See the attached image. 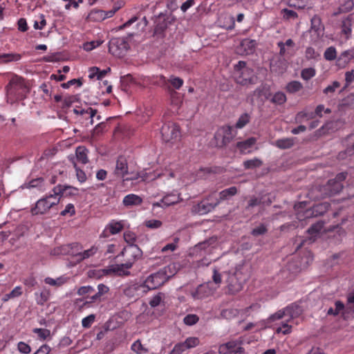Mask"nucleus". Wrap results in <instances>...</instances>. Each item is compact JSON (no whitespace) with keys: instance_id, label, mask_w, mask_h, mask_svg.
<instances>
[{"instance_id":"nucleus-1","label":"nucleus","mask_w":354,"mask_h":354,"mask_svg":"<svg viewBox=\"0 0 354 354\" xmlns=\"http://www.w3.org/2000/svg\"><path fill=\"white\" fill-rule=\"evenodd\" d=\"M28 92L24 79L19 76H13L7 86V102L12 104L15 101L22 100Z\"/></svg>"},{"instance_id":"nucleus-2","label":"nucleus","mask_w":354,"mask_h":354,"mask_svg":"<svg viewBox=\"0 0 354 354\" xmlns=\"http://www.w3.org/2000/svg\"><path fill=\"white\" fill-rule=\"evenodd\" d=\"M171 268H175V266L169 265L168 266L164 268L162 270H160L157 272L153 273L147 277L142 285V287L144 289L143 291L145 292L150 290H154L164 284L172 274H167V270L171 269Z\"/></svg>"},{"instance_id":"nucleus-3","label":"nucleus","mask_w":354,"mask_h":354,"mask_svg":"<svg viewBox=\"0 0 354 354\" xmlns=\"http://www.w3.org/2000/svg\"><path fill=\"white\" fill-rule=\"evenodd\" d=\"M234 79L237 84L248 86L256 83L257 76L254 71L246 66L245 62L239 61L234 66Z\"/></svg>"},{"instance_id":"nucleus-4","label":"nucleus","mask_w":354,"mask_h":354,"mask_svg":"<svg viewBox=\"0 0 354 354\" xmlns=\"http://www.w3.org/2000/svg\"><path fill=\"white\" fill-rule=\"evenodd\" d=\"M245 265L243 261H241L236 267L230 270L227 274L226 280L227 290L231 294H235L242 289V284L240 282V275L245 273Z\"/></svg>"},{"instance_id":"nucleus-5","label":"nucleus","mask_w":354,"mask_h":354,"mask_svg":"<svg viewBox=\"0 0 354 354\" xmlns=\"http://www.w3.org/2000/svg\"><path fill=\"white\" fill-rule=\"evenodd\" d=\"M60 196L55 192L39 199L30 209L32 215H43L47 214L54 206L59 204Z\"/></svg>"},{"instance_id":"nucleus-6","label":"nucleus","mask_w":354,"mask_h":354,"mask_svg":"<svg viewBox=\"0 0 354 354\" xmlns=\"http://www.w3.org/2000/svg\"><path fill=\"white\" fill-rule=\"evenodd\" d=\"M346 175L345 172L339 173L335 179L329 180L324 186L320 187L319 191L321 193V197L331 196L339 193L343 188L342 183L346 179Z\"/></svg>"},{"instance_id":"nucleus-7","label":"nucleus","mask_w":354,"mask_h":354,"mask_svg":"<svg viewBox=\"0 0 354 354\" xmlns=\"http://www.w3.org/2000/svg\"><path fill=\"white\" fill-rule=\"evenodd\" d=\"M124 239L129 245L124 249V251L122 252V255L133 257V261H136L142 255L140 249L134 245L136 240V234L131 231H127L124 233Z\"/></svg>"},{"instance_id":"nucleus-8","label":"nucleus","mask_w":354,"mask_h":354,"mask_svg":"<svg viewBox=\"0 0 354 354\" xmlns=\"http://www.w3.org/2000/svg\"><path fill=\"white\" fill-rule=\"evenodd\" d=\"M162 140L165 142L174 144L178 141L180 137V133L178 127L173 123L169 122L165 124L161 129Z\"/></svg>"},{"instance_id":"nucleus-9","label":"nucleus","mask_w":354,"mask_h":354,"mask_svg":"<svg viewBox=\"0 0 354 354\" xmlns=\"http://www.w3.org/2000/svg\"><path fill=\"white\" fill-rule=\"evenodd\" d=\"M134 261L133 257H131L126 263L111 266L109 268L104 269L102 272L106 275L115 274L119 276H127L129 274V270L132 267Z\"/></svg>"},{"instance_id":"nucleus-10","label":"nucleus","mask_w":354,"mask_h":354,"mask_svg":"<svg viewBox=\"0 0 354 354\" xmlns=\"http://www.w3.org/2000/svg\"><path fill=\"white\" fill-rule=\"evenodd\" d=\"M128 48V43L122 38H115L111 39L109 42V50L115 56H123Z\"/></svg>"},{"instance_id":"nucleus-11","label":"nucleus","mask_w":354,"mask_h":354,"mask_svg":"<svg viewBox=\"0 0 354 354\" xmlns=\"http://www.w3.org/2000/svg\"><path fill=\"white\" fill-rule=\"evenodd\" d=\"M242 341L236 339L223 344L218 347L220 354H243L244 349L241 346Z\"/></svg>"},{"instance_id":"nucleus-12","label":"nucleus","mask_w":354,"mask_h":354,"mask_svg":"<svg viewBox=\"0 0 354 354\" xmlns=\"http://www.w3.org/2000/svg\"><path fill=\"white\" fill-rule=\"evenodd\" d=\"M216 290V287H213L211 281L201 284L191 292L192 297L194 299H201L212 295Z\"/></svg>"},{"instance_id":"nucleus-13","label":"nucleus","mask_w":354,"mask_h":354,"mask_svg":"<svg viewBox=\"0 0 354 354\" xmlns=\"http://www.w3.org/2000/svg\"><path fill=\"white\" fill-rule=\"evenodd\" d=\"M124 227V221L111 220L104 227L100 234V237L107 238L110 235H114L120 233Z\"/></svg>"},{"instance_id":"nucleus-14","label":"nucleus","mask_w":354,"mask_h":354,"mask_svg":"<svg viewBox=\"0 0 354 354\" xmlns=\"http://www.w3.org/2000/svg\"><path fill=\"white\" fill-rule=\"evenodd\" d=\"M288 64L285 57L277 55L270 61V69L277 74H283L286 71Z\"/></svg>"},{"instance_id":"nucleus-15","label":"nucleus","mask_w":354,"mask_h":354,"mask_svg":"<svg viewBox=\"0 0 354 354\" xmlns=\"http://www.w3.org/2000/svg\"><path fill=\"white\" fill-rule=\"evenodd\" d=\"M213 196L211 195L208 198L202 201L197 205L194 207V211L199 214H205L214 209L219 203L220 201H216L214 202H209Z\"/></svg>"},{"instance_id":"nucleus-16","label":"nucleus","mask_w":354,"mask_h":354,"mask_svg":"<svg viewBox=\"0 0 354 354\" xmlns=\"http://www.w3.org/2000/svg\"><path fill=\"white\" fill-rule=\"evenodd\" d=\"M181 201L180 195L177 193H171L165 196L159 202L152 203L153 209L156 207H167L174 205Z\"/></svg>"},{"instance_id":"nucleus-17","label":"nucleus","mask_w":354,"mask_h":354,"mask_svg":"<svg viewBox=\"0 0 354 354\" xmlns=\"http://www.w3.org/2000/svg\"><path fill=\"white\" fill-rule=\"evenodd\" d=\"M351 62H354V46L342 52L337 58L336 64L339 68H344Z\"/></svg>"},{"instance_id":"nucleus-18","label":"nucleus","mask_w":354,"mask_h":354,"mask_svg":"<svg viewBox=\"0 0 354 354\" xmlns=\"http://www.w3.org/2000/svg\"><path fill=\"white\" fill-rule=\"evenodd\" d=\"M233 127L230 126H224L218 129L216 133V139L221 140L222 144H226L233 138Z\"/></svg>"},{"instance_id":"nucleus-19","label":"nucleus","mask_w":354,"mask_h":354,"mask_svg":"<svg viewBox=\"0 0 354 354\" xmlns=\"http://www.w3.org/2000/svg\"><path fill=\"white\" fill-rule=\"evenodd\" d=\"M310 32L312 36H315L316 39H319L324 35V27L322 24L321 19L317 15H315L311 19Z\"/></svg>"},{"instance_id":"nucleus-20","label":"nucleus","mask_w":354,"mask_h":354,"mask_svg":"<svg viewBox=\"0 0 354 354\" xmlns=\"http://www.w3.org/2000/svg\"><path fill=\"white\" fill-rule=\"evenodd\" d=\"M328 203H319L314 205L312 209H307L305 212V217L317 216L324 214L329 208Z\"/></svg>"},{"instance_id":"nucleus-21","label":"nucleus","mask_w":354,"mask_h":354,"mask_svg":"<svg viewBox=\"0 0 354 354\" xmlns=\"http://www.w3.org/2000/svg\"><path fill=\"white\" fill-rule=\"evenodd\" d=\"M157 177L158 178H176L177 185L178 186H183L189 184L190 182H192V180H188L186 178L185 174H181L179 172H169V173H165V174H158L157 175Z\"/></svg>"},{"instance_id":"nucleus-22","label":"nucleus","mask_w":354,"mask_h":354,"mask_svg":"<svg viewBox=\"0 0 354 354\" xmlns=\"http://www.w3.org/2000/svg\"><path fill=\"white\" fill-rule=\"evenodd\" d=\"M128 173V164L125 158L120 156L116 161L114 174L118 177H124Z\"/></svg>"},{"instance_id":"nucleus-23","label":"nucleus","mask_w":354,"mask_h":354,"mask_svg":"<svg viewBox=\"0 0 354 354\" xmlns=\"http://www.w3.org/2000/svg\"><path fill=\"white\" fill-rule=\"evenodd\" d=\"M283 310L286 314V317H288L287 319L288 322H290L293 319L299 317L302 313L301 308L295 304H292L286 308H283Z\"/></svg>"},{"instance_id":"nucleus-24","label":"nucleus","mask_w":354,"mask_h":354,"mask_svg":"<svg viewBox=\"0 0 354 354\" xmlns=\"http://www.w3.org/2000/svg\"><path fill=\"white\" fill-rule=\"evenodd\" d=\"M257 142L255 138H250L246 140L237 143V147L243 153H248L252 151V149Z\"/></svg>"},{"instance_id":"nucleus-25","label":"nucleus","mask_w":354,"mask_h":354,"mask_svg":"<svg viewBox=\"0 0 354 354\" xmlns=\"http://www.w3.org/2000/svg\"><path fill=\"white\" fill-rule=\"evenodd\" d=\"M109 291V288L107 286H106L103 283H100L97 286V292L93 296L90 297L88 298L89 300L86 301V303L88 304V303H92V302H94L96 301H101L102 297L104 295L106 294Z\"/></svg>"},{"instance_id":"nucleus-26","label":"nucleus","mask_w":354,"mask_h":354,"mask_svg":"<svg viewBox=\"0 0 354 354\" xmlns=\"http://www.w3.org/2000/svg\"><path fill=\"white\" fill-rule=\"evenodd\" d=\"M142 199L138 195L130 194L124 196L123 198V204L124 206H132L140 205Z\"/></svg>"},{"instance_id":"nucleus-27","label":"nucleus","mask_w":354,"mask_h":354,"mask_svg":"<svg viewBox=\"0 0 354 354\" xmlns=\"http://www.w3.org/2000/svg\"><path fill=\"white\" fill-rule=\"evenodd\" d=\"M294 138H285L277 140L272 142V145L281 149H289L294 145Z\"/></svg>"},{"instance_id":"nucleus-28","label":"nucleus","mask_w":354,"mask_h":354,"mask_svg":"<svg viewBox=\"0 0 354 354\" xmlns=\"http://www.w3.org/2000/svg\"><path fill=\"white\" fill-rule=\"evenodd\" d=\"M237 193V189L236 187H231L225 189L219 192V198H216V201H220V203L223 201H227L230 199L232 196L236 195Z\"/></svg>"},{"instance_id":"nucleus-29","label":"nucleus","mask_w":354,"mask_h":354,"mask_svg":"<svg viewBox=\"0 0 354 354\" xmlns=\"http://www.w3.org/2000/svg\"><path fill=\"white\" fill-rule=\"evenodd\" d=\"M323 111H324V105L320 104L316 107L315 113H313V112L310 113H307L305 112L299 113L297 115V119L301 120L303 118H306V120H309V119L313 118L315 115L321 117L322 112Z\"/></svg>"},{"instance_id":"nucleus-30","label":"nucleus","mask_w":354,"mask_h":354,"mask_svg":"<svg viewBox=\"0 0 354 354\" xmlns=\"http://www.w3.org/2000/svg\"><path fill=\"white\" fill-rule=\"evenodd\" d=\"M68 278L66 276H60L56 279H53L51 277H46L44 279V282L51 286L55 287H60L62 285L65 284Z\"/></svg>"},{"instance_id":"nucleus-31","label":"nucleus","mask_w":354,"mask_h":354,"mask_svg":"<svg viewBox=\"0 0 354 354\" xmlns=\"http://www.w3.org/2000/svg\"><path fill=\"white\" fill-rule=\"evenodd\" d=\"M286 314L284 312L283 308L279 310L276 313L272 314L269 316V317L264 321L265 322V327H270V324L275 321L280 320L283 318H285Z\"/></svg>"},{"instance_id":"nucleus-32","label":"nucleus","mask_w":354,"mask_h":354,"mask_svg":"<svg viewBox=\"0 0 354 354\" xmlns=\"http://www.w3.org/2000/svg\"><path fill=\"white\" fill-rule=\"evenodd\" d=\"M35 295L37 304L44 305L50 299V292L49 290L44 288L39 293L35 292Z\"/></svg>"},{"instance_id":"nucleus-33","label":"nucleus","mask_w":354,"mask_h":354,"mask_svg":"<svg viewBox=\"0 0 354 354\" xmlns=\"http://www.w3.org/2000/svg\"><path fill=\"white\" fill-rule=\"evenodd\" d=\"M21 59V55L19 53H0V60L1 63L18 62Z\"/></svg>"},{"instance_id":"nucleus-34","label":"nucleus","mask_w":354,"mask_h":354,"mask_svg":"<svg viewBox=\"0 0 354 354\" xmlns=\"http://www.w3.org/2000/svg\"><path fill=\"white\" fill-rule=\"evenodd\" d=\"M303 87V84L300 82L293 80L286 84V90L288 93L293 94L301 91Z\"/></svg>"},{"instance_id":"nucleus-35","label":"nucleus","mask_w":354,"mask_h":354,"mask_svg":"<svg viewBox=\"0 0 354 354\" xmlns=\"http://www.w3.org/2000/svg\"><path fill=\"white\" fill-rule=\"evenodd\" d=\"M105 11L101 10H93L88 14V18L91 21H100L106 19Z\"/></svg>"},{"instance_id":"nucleus-36","label":"nucleus","mask_w":354,"mask_h":354,"mask_svg":"<svg viewBox=\"0 0 354 354\" xmlns=\"http://www.w3.org/2000/svg\"><path fill=\"white\" fill-rule=\"evenodd\" d=\"M340 86L341 84L338 81H333L323 90V93L328 97H332Z\"/></svg>"},{"instance_id":"nucleus-37","label":"nucleus","mask_w":354,"mask_h":354,"mask_svg":"<svg viewBox=\"0 0 354 354\" xmlns=\"http://www.w3.org/2000/svg\"><path fill=\"white\" fill-rule=\"evenodd\" d=\"M77 160L82 163L86 164L88 162L87 149L84 147H78L76 149Z\"/></svg>"},{"instance_id":"nucleus-38","label":"nucleus","mask_w":354,"mask_h":354,"mask_svg":"<svg viewBox=\"0 0 354 354\" xmlns=\"http://www.w3.org/2000/svg\"><path fill=\"white\" fill-rule=\"evenodd\" d=\"M241 46L244 48L246 54H250L254 50L256 41L252 39H245L241 41Z\"/></svg>"},{"instance_id":"nucleus-39","label":"nucleus","mask_w":354,"mask_h":354,"mask_svg":"<svg viewBox=\"0 0 354 354\" xmlns=\"http://www.w3.org/2000/svg\"><path fill=\"white\" fill-rule=\"evenodd\" d=\"M165 294L162 292H158L157 295L152 297L149 301V305L152 308H155L157 306H160L162 304L164 303L163 299H165Z\"/></svg>"},{"instance_id":"nucleus-40","label":"nucleus","mask_w":354,"mask_h":354,"mask_svg":"<svg viewBox=\"0 0 354 354\" xmlns=\"http://www.w3.org/2000/svg\"><path fill=\"white\" fill-rule=\"evenodd\" d=\"M315 75L316 70L313 67L305 68L301 71V77L305 81L310 80L314 77Z\"/></svg>"},{"instance_id":"nucleus-41","label":"nucleus","mask_w":354,"mask_h":354,"mask_svg":"<svg viewBox=\"0 0 354 354\" xmlns=\"http://www.w3.org/2000/svg\"><path fill=\"white\" fill-rule=\"evenodd\" d=\"M131 350L136 354H146L148 349L145 347L140 340H136L131 345Z\"/></svg>"},{"instance_id":"nucleus-42","label":"nucleus","mask_w":354,"mask_h":354,"mask_svg":"<svg viewBox=\"0 0 354 354\" xmlns=\"http://www.w3.org/2000/svg\"><path fill=\"white\" fill-rule=\"evenodd\" d=\"M342 32L346 35V38L348 39L352 30H351V20L350 18L344 19L342 21Z\"/></svg>"},{"instance_id":"nucleus-43","label":"nucleus","mask_w":354,"mask_h":354,"mask_svg":"<svg viewBox=\"0 0 354 354\" xmlns=\"http://www.w3.org/2000/svg\"><path fill=\"white\" fill-rule=\"evenodd\" d=\"M286 95L283 92L278 91L276 92L271 100V101L277 104L281 105L284 104L286 102Z\"/></svg>"},{"instance_id":"nucleus-44","label":"nucleus","mask_w":354,"mask_h":354,"mask_svg":"<svg viewBox=\"0 0 354 354\" xmlns=\"http://www.w3.org/2000/svg\"><path fill=\"white\" fill-rule=\"evenodd\" d=\"M324 57L327 61H333L337 59V50L335 47L330 46L327 48L324 53Z\"/></svg>"},{"instance_id":"nucleus-45","label":"nucleus","mask_w":354,"mask_h":354,"mask_svg":"<svg viewBox=\"0 0 354 354\" xmlns=\"http://www.w3.org/2000/svg\"><path fill=\"white\" fill-rule=\"evenodd\" d=\"M240 313V310L234 308H228L223 310L221 316L225 319H232L236 317Z\"/></svg>"},{"instance_id":"nucleus-46","label":"nucleus","mask_w":354,"mask_h":354,"mask_svg":"<svg viewBox=\"0 0 354 354\" xmlns=\"http://www.w3.org/2000/svg\"><path fill=\"white\" fill-rule=\"evenodd\" d=\"M250 115L248 113L242 114L236 122L235 127L236 129H242L250 122Z\"/></svg>"},{"instance_id":"nucleus-47","label":"nucleus","mask_w":354,"mask_h":354,"mask_svg":"<svg viewBox=\"0 0 354 354\" xmlns=\"http://www.w3.org/2000/svg\"><path fill=\"white\" fill-rule=\"evenodd\" d=\"M262 165V161L258 158H254L246 160L243 162L245 169H254L259 167Z\"/></svg>"},{"instance_id":"nucleus-48","label":"nucleus","mask_w":354,"mask_h":354,"mask_svg":"<svg viewBox=\"0 0 354 354\" xmlns=\"http://www.w3.org/2000/svg\"><path fill=\"white\" fill-rule=\"evenodd\" d=\"M33 333H36L38 337L41 340H45L47 337H50V331L46 328H34Z\"/></svg>"},{"instance_id":"nucleus-49","label":"nucleus","mask_w":354,"mask_h":354,"mask_svg":"<svg viewBox=\"0 0 354 354\" xmlns=\"http://www.w3.org/2000/svg\"><path fill=\"white\" fill-rule=\"evenodd\" d=\"M162 222L157 219L147 220L144 222V225L151 230L160 228L162 226Z\"/></svg>"},{"instance_id":"nucleus-50","label":"nucleus","mask_w":354,"mask_h":354,"mask_svg":"<svg viewBox=\"0 0 354 354\" xmlns=\"http://www.w3.org/2000/svg\"><path fill=\"white\" fill-rule=\"evenodd\" d=\"M183 343L185 344V347L188 350L189 348L197 346L199 344L200 341L197 337H191L187 338L185 341L183 342Z\"/></svg>"},{"instance_id":"nucleus-51","label":"nucleus","mask_w":354,"mask_h":354,"mask_svg":"<svg viewBox=\"0 0 354 354\" xmlns=\"http://www.w3.org/2000/svg\"><path fill=\"white\" fill-rule=\"evenodd\" d=\"M97 248L95 246H92L91 248L84 250L83 252L79 253L78 256L80 259H88L93 256L97 252Z\"/></svg>"},{"instance_id":"nucleus-52","label":"nucleus","mask_w":354,"mask_h":354,"mask_svg":"<svg viewBox=\"0 0 354 354\" xmlns=\"http://www.w3.org/2000/svg\"><path fill=\"white\" fill-rule=\"evenodd\" d=\"M286 322H283L281 326L276 329L277 333H282L283 335H288L292 332V326Z\"/></svg>"},{"instance_id":"nucleus-53","label":"nucleus","mask_w":354,"mask_h":354,"mask_svg":"<svg viewBox=\"0 0 354 354\" xmlns=\"http://www.w3.org/2000/svg\"><path fill=\"white\" fill-rule=\"evenodd\" d=\"M187 351L185 344L181 342L176 344L169 354H186Z\"/></svg>"},{"instance_id":"nucleus-54","label":"nucleus","mask_w":354,"mask_h":354,"mask_svg":"<svg viewBox=\"0 0 354 354\" xmlns=\"http://www.w3.org/2000/svg\"><path fill=\"white\" fill-rule=\"evenodd\" d=\"M305 56L307 59H316L319 57V53L313 47H307L305 51Z\"/></svg>"},{"instance_id":"nucleus-55","label":"nucleus","mask_w":354,"mask_h":354,"mask_svg":"<svg viewBox=\"0 0 354 354\" xmlns=\"http://www.w3.org/2000/svg\"><path fill=\"white\" fill-rule=\"evenodd\" d=\"M212 279L213 287H216V289L218 288L222 282V277L216 268L213 271Z\"/></svg>"},{"instance_id":"nucleus-56","label":"nucleus","mask_w":354,"mask_h":354,"mask_svg":"<svg viewBox=\"0 0 354 354\" xmlns=\"http://www.w3.org/2000/svg\"><path fill=\"white\" fill-rule=\"evenodd\" d=\"M199 318L196 315L194 314H189L186 315L184 319L183 322L187 326H192L195 324H196L198 321Z\"/></svg>"},{"instance_id":"nucleus-57","label":"nucleus","mask_w":354,"mask_h":354,"mask_svg":"<svg viewBox=\"0 0 354 354\" xmlns=\"http://www.w3.org/2000/svg\"><path fill=\"white\" fill-rule=\"evenodd\" d=\"M348 310L354 314V290L347 296L346 310Z\"/></svg>"},{"instance_id":"nucleus-58","label":"nucleus","mask_w":354,"mask_h":354,"mask_svg":"<svg viewBox=\"0 0 354 354\" xmlns=\"http://www.w3.org/2000/svg\"><path fill=\"white\" fill-rule=\"evenodd\" d=\"M102 43V41L100 40H96V41H91L89 42H86L83 45V48L86 51H91L95 48L96 47L99 46Z\"/></svg>"},{"instance_id":"nucleus-59","label":"nucleus","mask_w":354,"mask_h":354,"mask_svg":"<svg viewBox=\"0 0 354 354\" xmlns=\"http://www.w3.org/2000/svg\"><path fill=\"white\" fill-rule=\"evenodd\" d=\"M335 312H337V315H338L339 313H342V314L345 316L346 313L351 312L350 310H346V307H345L344 304L340 301H337L335 304Z\"/></svg>"},{"instance_id":"nucleus-60","label":"nucleus","mask_w":354,"mask_h":354,"mask_svg":"<svg viewBox=\"0 0 354 354\" xmlns=\"http://www.w3.org/2000/svg\"><path fill=\"white\" fill-rule=\"evenodd\" d=\"M323 225L320 223L313 225L308 230V232L313 236H316L317 234L322 230Z\"/></svg>"},{"instance_id":"nucleus-61","label":"nucleus","mask_w":354,"mask_h":354,"mask_svg":"<svg viewBox=\"0 0 354 354\" xmlns=\"http://www.w3.org/2000/svg\"><path fill=\"white\" fill-rule=\"evenodd\" d=\"M95 316L93 314H91L88 316L84 317L82 320V325L84 328H89L94 322Z\"/></svg>"},{"instance_id":"nucleus-62","label":"nucleus","mask_w":354,"mask_h":354,"mask_svg":"<svg viewBox=\"0 0 354 354\" xmlns=\"http://www.w3.org/2000/svg\"><path fill=\"white\" fill-rule=\"evenodd\" d=\"M17 349L21 353L23 354H28L31 351L30 346L24 342H19L17 344Z\"/></svg>"},{"instance_id":"nucleus-63","label":"nucleus","mask_w":354,"mask_h":354,"mask_svg":"<svg viewBox=\"0 0 354 354\" xmlns=\"http://www.w3.org/2000/svg\"><path fill=\"white\" fill-rule=\"evenodd\" d=\"M178 241V239L176 238L174 239V242L170 243L165 245L162 249L161 251L162 252H173L177 248V243Z\"/></svg>"},{"instance_id":"nucleus-64","label":"nucleus","mask_w":354,"mask_h":354,"mask_svg":"<svg viewBox=\"0 0 354 354\" xmlns=\"http://www.w3.org/2000/svg\"><path fill=\"white\" fill-rule=\"evenodd\" d=\"M169 81L176 89H179L183 84V80L182 79L174 76L170 77Z\"/></svg>"}]
</instances>
